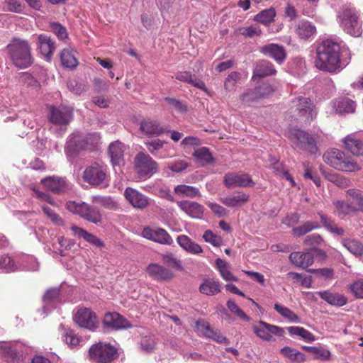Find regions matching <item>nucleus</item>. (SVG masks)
<instances>
[{"mask_svg":"<svg viewBox=\"0 0 363 363\" xmlns=\"http://www.w3.org/2000/svg\"><path fill=\"white\" fill-rule=\"evenodd\" d=\"M344 53L350 55L348 48L341 47L339 43L332 39L323 40L316 48L315 66L321 71L339 72L346 67L350 60V57L347 59L341 58Z\"/></svg>","mask_w":363,"mask_h":363,"instance_id":"obj_1","label":"nucleus"},{"mask_svg":"<svg viewBox=\"0 0 363 363\" xmlns=\"http://www.w3.org/2000/svg\"><path fill=\"white\" fill-rule=\"evenodd\" d=\"M6 50L12 64L18 69H26L34 62L31 47L27 40L13 38L6 46Z\"/></svg>","mask_w":363,"mask_h":363,"instance_id":"obj_2","label":"nucleus"},{"mask_svg":"<svg viewBox=\"0 0 363 363\" xmlns=\"http://www.w3.org/2000/svg\"><path fill=\"white\" fill-rule=\"evenodd\" d=\"M336 20L340 27L347 34L359 37L362 33V21L359 12L350 4L340 6L337 11Z\"/></svg>","mask_w":363,"mask_h":363,"instance_id":"obj_3","label":"nucleus"},{"mask_svg":"<svg viewBox=\"0 0 363 363\" xmlns=\"http://www.w3.org/2000/svg\"><path fill=\"white\" fill-rule=\"evenodd\" d=\"M100 140L101 136L97 133L84 134L74 131L67 139L65 152L69 157H75L82 150L95 148Z\"/></svg>","mask_w":363,"mask_h":363,"instance_id":"obj_4","label":"nucleus"},{"mask_svg":"<svg viewBox=\"0 0 363 363\" xmlns=\"http://www.w3.org/2000/svg\"><path fill=\"white\" fill-rule=\"evenodd\" d=\"M323 158L326 164L340 171L350 172L359 169L357 164L351 157L337 149L328 150L324 153Z\"/></svg>","mask_w":363,"mask_h":363,"instance_id":"obj_5","label":"nucleus"},{"mask_svg":"<svg viewBox=\"0 0 363 363\" xmlns=\"http://www.w3.org/2000/svg\"><path fill=\"white\" fill-rule=\"evenodd\" d=\"M66 208L69 212L94 224L98 225L102 220V215L99 209L85 202L69 201L66 203Z\"/></svg>","mask_w":363,"mask_h":363,"instance_id":"obj_6","label":"nucleus"},{"mask_svg":"<svg viewBox=\"0 0 363 363\" xmlns=\"http://www.w3.org/2000/svg\"><path fill=\"white\" fill-rule=\"evenodd\" d=\"M289 138L296 147L306 151L311 155H320L316 144L317 135H311L306 131L300 129H293L290 132Z\"/></svg>","mask_w":363,"mask_h":363,"instance_id":"obj_7","label":"nucleus"},{"mask_svg":"<svg viewBox=\"0 0 363 363\" xmlns=\"http://www.w3.org/2000/svg\"><path fill=\"white\" fill-rule=\"evenodd\" d=\"M91 360L98 363H111L118 356L117 349L109 343L99 342L93 345L89 350Z\"/></svg>","mask_w":363,"mask_h":363,"instance_id":"obj_8","label":"nucleus"},{"mask_svg":"<svg viewBox=\"0 0 363 363\" xmlns=\"http://www.w3.org/2000/svg\"><path fill=\"white\" fill-rule=\"evenodd\" d=\"M106 168L99 163H94L87 167L82 174L84 181L93 186H108V182L106 181Z\"/></svg>","mask_w":363,"mask_h":363,"instance_id":"obj_9","label":"nucleus"},{"mask_svg":"<svg viewBox=\"0 0 363 363\" xmlns=\"http://www.w3.org/2000/svg\"><path fill=\"white\" fill-rule=\"evenodd\" d=\"M72 120L73 111L69 107L64 106H50L49 107V122L54 125L65 126L64 128H60V131L57 133L60 135H62V132H65L66 130V126Z\"/></svg>","mask_w":363,"mask_h":363,"instance_id":"obj_10","label":"nucleus"},{"mask_svg":"<svg viewBox=\"0 0 363 363\" xmlns=\"http://www.w3.org/2000/svg\"><path fill=\"white\" fill-rule=\"evenodd\" d=\"M157 162L147 154L140 152L135 157V169L140 178L147 179L157 171Z\"/></svg>","mask_w":363,"mask_h":363,"instance_id":"obj_11","label":"nucleus"},{"mask_svg":"<svg viewBox=\"0 0 363 363\" xmlns=\"http://www.w3.org/2000/svg\"><path fill=\"white\" fill-rule=\"evenodd\" d=\"M291 108L300 118L311 122L316 118L317 110L313 102L307 97L298 96L291 101Z\"/></svg>","mask_w":363,"mask_h":363,"instance_id":"obj_12","label":"nucleus"},{"mask_svg":"<svg viewBox=\"0 0 363 363\" xmlns=\"http://www.w3.org/2000/svg\"><path fill=\"white\" fill-rule=\"evenodd\" d=\"M252 330L258 337L267 342L272 341L273 335L282 337L284 334L282 328L267 323L263 320H259L257 325H254Z\"/></svg>","mask_w":363,"mask_h":363,"instance_id":"obj_13","label":"nucleus"},{"mask_svg":"<svg viewBox=\"0 0 363 363\" xmlns=\"http://www.w3.org/2000/svg\"><path fill=\"white\" fill-rule=\"evenodd\" d=\"M223 184L230 189L233 187H252L255 183L247 173L228 172L224 175Z\"/></svg>","mask_w":363,"mask_h":363,"instance_id":"obj_14","label":"nucleus"},{"mask_svg":"<svg viewBox=\"0 0 363 363\" xmlns=\"http://www.w3.org/2000/svg\"><path fill=\"white\" fill-rule=\"evenodd\" d=\"M127 201L134 208L143 210L150 205L151 199L146 195L132 187H127L124 191Z\"/></svg>","mask_w":363,"mask_h":363,"instance_id":"obj_15","label":"nucleus"},{"mask_svg":"<svg viewBox=\"0 0 363 363\" xmlns=\"http://www.w3.org/2000/svg\"><path fill=\"white\" fill-rule=\"evenodd\" d=\"M141 235L144 238L162 245H171L174 242L168 232L162 228L152 229L148 226L145 227L141 232Z\"/></svg>","mask_w":363,"mask_h":363,"instance_id":"obj_16","label":"nucleus"},{"mask_svg":"<svg viewBox=\"0 0 363 363\" xmlns=\"http://www.w3.org/2000/svg\"><path fill=\"white\" fill-rule=\"evenodd\" d=\"M74 321L80 327L92 331L96 328V317L93 311L86 308L78 310L74 316Z\"/></svg>","mask_w":363,"mask_h":363,"instance_id":"obj_17","label":"nucleus"},{"mask_svg":"<svg viewBox=\"0 0 363 363\" xmlns=\"http://www.w3.org/2000/svg\"><path fill=\"white\" fill-rule=\"evenodd\" d=\"M37 49L46 61H50L56 49L55 42L47 34H40L37 36Z\"/></svg>","mask_w":363,"mask_h":363,"instance_id":"obj_18","label":"nucleus"},{"mask_svg":"<svg viewBox=\"0 0 363 363\" xmlns=\"http://www.w3.org/2000/svg\"><path fill=\"white\" fill-rule=\"evenodd\" d=\"M289 259L294 266L306 269L313 264L314 254L311 250L293 252L289 255Z\"/></svg>","mask_w":363,"mask_h":363,"instance_id":"obj_19","label":"nucleus"},{"mask_svg":"<svg viewBox=\"0 0 363 363\" xmlns=\"http://www.w3.org/2000/svg\"><path fill=\"white\" fill-rule=\"evenodd\" d=\"M140 131L149 137L159 136L169 131V126H163L158 121L146 118L141 121Z\"/></svg>","mask_w":363,"mask_h":363,"instance_id":"obj_20","label":"nucleus"},{"mask_svg":"<svg viewBox=\"0 0 363 363\" xmlns=\"http://www.w3.org/2000/svg\"><path fill=\"white\" fill-rule=\"evenodd\" d=\"M260 52L272 59L279 65L282 64L286 58V52L284 46L270 43L260 48Z\"/></svg>","mask_w":363,"mask_h":363,"instance_id":"obj_21","label":"nucleus"},{"mask_svg":"<svg viewBox=\"0 0 363 363\" xmlns=\"http://www.w3.org/2000/svg\"><path fill=\"white\" fill-rule=\"evenodd\" d=\"M179 208L189 217L195 219H201L203 216L204 207L203 205L189 200L177 202Z\"/></svg>","mask_w":363,"mask_h":363,"instance_id":"obj_22","label":"nucleus"},{"mask_svg":"<svg viewBox=\"0 0 363 363\" xmlns=\"http://www.w3.org/2000/svg\"><path fill=\"white\" fill-rule=\"evenodd\" d=\"M146 271L151 278L158 281H167L174 277L169 269L155 263L150 264L147 267Z\"/></svg>","mask_w":363,"mask_h":363,"instance_id":"obj_23","label":"nucleus"},{"mask_svg":"<svg viewBox=\"0 0 363 363\" xmlns=\"http://www.w3.org/2000/svg\"><path fill=\"white\" fill-rule=\"evenodd\" d=\"M41 183L55 194L64 193L68 189V183L65 177H48L43 179Z\"/></svg>","mask_w":363,"mask_h":363,"instance_id":"obj_24","label":"nucleus"},{"mask_svg":"<svg viewBox=\"0 0 363 363\" xmlns=\"http://www.w3.org/2000/svg\"><path fill=\"white\" fill-rule=\"evenodd\" d=\"M103 323L108 328L115 330L128 329L132 328L131 323L117 313H108L105 315Z\"/></svg>","mask_w":363,"mask_h":363,"instance_id":"obj_25","label":"nucleus"},{"mask_svg":"<svg viewBox=\"0 0 363 363\" xmlns=\"http://www.w3.org/2000/svg\"><path fill=\"white\" fill-rule=\"evenodd\" d=\"M316 294L328 304L336 307H342L348 301L345 296L330 290L317 291Z\"/></svg>","mask_w":363,"mask_h":363,"instance_id":"obj_26","label":"nucleus"},{"mask_svg":"<svg viewBox=\"0 0 363 363\" xmlns=\"http://www.w3.org/2000/svg\"><path fill=\"white\" fill-rule=\"evenodd\" d=\"M297 35L303 40H308L316 33V27L308 21L302 20L298 21L295 28Z\"/></svg>","mask_w":363,"mask_h":363,"instance_id":"obj_27","label":"nucleus"},{"mask_svg":"<svg viewBox=\"0 0 363 363\" xmlns=\"http://www.w3.org/2000/svg\"><path fill=\"white\" fill-rule=\"evenodd\" d=\"M277 72L273 64L267 60H260L257 62L253 71L252 79L263 78L274 74Z\"/></svg>","mask_w":363,"mask_h":363,"instance_id":"obj_28","label":"nucleus"},{"mask_svg":"<svg viewBox=\"0 0 363 363\" xmlns=\"http://www.w3.org/2000/svg\"><path fill=\"white\" fill-rule=\"evenodd\" d=\"M249 195L242 191H236L233 194L221 198L223 204L228 207L241 206L249 201Z\"/></svg>","mask_w":363,"mask_h":363,"instance_id":"obj_29","label":"nucleus"},{"mask_svg":"<svg viewBox=\"0 0 363 363\" xmlns=\"http://www.w3.org/2000/svg\"><path fill=\"white\" fill-rule=\"evenodd\" d=\"M333 106L335 109V112L339 114L354 113L356 108L355 102L346 97H341L334 100Z\"/></svg>","mask_w":363,"mask_h":363,"instance_id":"obj_30","label":"nucleus"},{"mask_svg":"<svg viewBox=\"0 0 363 363\" xmlns=\"http://www.w3.org/2000/svg\"><path fill=\"white\" fill-rule=\"evenodd\" d=\"M177 241L184 250L190 254L199 255L203 252L202 247L199 244L192 241L187 235H178Z\"/></svg>","mask_w":363,"mask_h":363,"instance_id":"obj_31","label":"nucleus"},{"mask_svg":"<svg viewBox=\"0 0 363 363\" xmlns=\"http://www.w3.org/2000/svg\"><path fill=\"white\" fill-rule=\"evenodd\" d=\"M71 230L75 235L83 238L84 240L89 242L90 244L100 248L104 247V243L101 239L97 238L94 234L89 233L86 230L76 225H72L71 227Z\"/></svg>","mask_w":363,"mask_h":363,"instance_id":"obj_32","label":"nucleus"},{"mask_svg":"<svg viewBox=\"0 0 363 363\" xmlns=\"http://www.w3.org/2000/svg\"><path fill=\"white\" fill-rule=\"evenodd\" d=\"M220 284L213 279H204L199 286V291L206 296H214L220 291Z\"/></svg>","mask_w":363,"mask_h":363,"instance_id":"obj_33","label":"nucleus"},{"mask_svg":"<svg viewBox=\"0 0 363 363\" xmlns=\"http://www.w3.org/2000/svg\"><path fill=\"white\" fill-rule=\"evenodd\" d=\"M193 157L195 158L196 162L201 167L212 164L214 162V158L209 148L206 147L196 149L193 153Z\"/></svg>","mask_w":363,"mask_h":363,"instance_id":"obj_34","label":"nucleus"},{"mask_svg":"<svg viewBox=\"0 0 363 363\" xmlns=\"http://www.w3.org/2000/svg\"><path fill=\"white\" fill-rule=\"evenodd\" d=\"M123 145L119 141L110 144L108 153L113 165H119L123 161Z\"/></svg>","mask_w":363,"mask_h":363,"instance_id":"obj_35","label":"nucleus"},{"mask_svg":"<svg viewBox=\"0 0 363 363\" xmlns=\"http://www.w3.org/2000/svg\"><path fill=\"white\" fill-rule=\"evenodd\" d=\"M345 147L353 155H363V142L353 135H347L344 138Z\"/></svg>","mask_w":363,"mask_h":363,"instance_id":"obj_36","label":"nucleus"},{"mask_svg":"<svg viewBox=\"0 0 363 363\" xmlns=\"http://www.w3.org/2000/svg\"><path fill=\"white\" fill-rule=\"evenodd\" d=\"M320 221L323 224V226L330 233L333 235L342 236L345 235V230L339 227L335 222L326 215L323 214L322 213H318Z\"/></svg>","mask_w":363,"mask_h":363,"instance_id":"obj_37","label":"nucleus"},{"mask_svg":"<svg viewBox=\"0 0 363 363\" xmlns=\"http://www.w3.org/2000/svg\"><path fill=\"white\" fill-rule=\"evenodd\" d=\"M216 265L221 277L226 281H237L238 278L230 271L229 264L220 258L216 259Z\"/></svg>","mask_w":363,"mask_h":363,"instance_id":"obj_38","label":"nucleus"},{"mask_svg":"<svg viewBox=\"0 0 363 363\" xmlns=\"http://www.w3.org/2000/svg\"><path fill=\"white\" fill-rule=\"evenodd\" d=\"M280 352L290 361L297 363H303L306 361V355L291 347H284L280 350Z\"/></svg>","mask_w":363,"mask_h":363,"instance_id":"obj_39","label":"nucleus"},{"mask_svg":"<svg viewBox=\"0 0 363 363\" xmlns=\"http://www.w3.org/2000/svg\"><path fill=\"white\" fill-rule=\"evenodd\" d=\"M18 118L22 123L26 130H23L22 134L28 133V130H31L35 127L34 114L26 110L20 111L17 114Z\"/></svg>","mask_w":363,"mask_h":363,"instance_id":"obj_40","label":"nucleus"},{"mask_svg":"<svg viewBox=\"0 0 363 363\" xmlns=\"http://www.w3.org/2000/svg\"><path fill=\"white\" fill-rule=\"evenodd\" d=\"M320 225L317 221L307 220L301 225L294 227L292 232L298 237L303 236L313 230L319 229Z\"/></svg>","mask_w":363,"mask_h":363,"instance_id":"obj_41","label":"nucleus"},{"mask_svg":"<svg viewBox=\"0 0 363 363\" xmlns=\"http://www.w3.org/2000/svg\"><path fill=\"white\" fill-rule=\"evenodd\" d=\"M156 341L154 335H148L143 337L139 342L140 351L145 354H150L156 349Z\"/></svg>","mask_w":363,"mask_h":363,"instance_id":"obj_42","label":"nucleus"},{"mask_svg":"<svg viewBox=\"0 0 363 363\" xmlns=\"http://www.w3.org/2000/svg\"><path fill=\"white\" fill-rule=\"evenodd\" d=\"M286 330L291 335H298L308 342H313L315 340L314 335L304 328L290 326L286 328Z\"/></svg>","mask_w":363,"mask_h":363,"instance_id":"obj_43","label":"nucleus"},{"mask_svg":"<svg viewBox=\"0 0 363 363\" xmlns=\"http://www.w3.org/2000/svg\"><path fill=\"white\" fill-rule=\"evenodd\" d=\"M175 194L195 198L197 196H201L200 191L198 188L192 186L185 185V184H179L174 187Z\"/></svg>","mask_w":363,"mask_h":363,"instance_id":"obj_44","label":"nucleus"},{"mask_svg":"<svg viewBox=\"0 0 363 363\" xmlns=\"http://www.w3.org/2000/svg\"><path fill=\"white\" fill-rule=\"evenodd\" d=\"M276 16V11L274 8H269L260 11L255 15L254 20L264 25H269L274 21Z\"/></svg>","mask_w":363,"mask_h":363,"instance_id":"obj_45","label":"nucleus"},{"mask_svg":"<svg viewBox=\"0 0 363 363\" xmlns=\"http://www.w3.org/2000/svg\"><path fill=\"white\" fill-rule=\"evenodd\" d=\"M63 341L68 345L71 349L77 348L79 346L82 339L78 336L73 330L66 329L65 330L64 334L62 337Z\"/></svg>","mask_w":363,"mask_h":363,"instance_id":"obj_46","label":"nucleus"},{"mask_svg":"<svg viewBox=\"0 0 363 363\" xmlns=\"http://www.w3.org/2000/svg\"><path fill=\"white\" fill-rule=\"evenodd\" d=\"M274 310L279 313L283 318L289 320L290 323H298L300 322V318L291 309L279 303L274 304Z\"/></svg>","mask_w":363,"mask_h":363,"instance_id":"obj_47","label":"nucleus"},{"mask_svg":"<svg viewBox=\"0 0 363 363\" xmlns=\"http://www.w3.org/2000/svg\"><path fill=\"white\" fill-rule=\"evenodd\" d=\"M60 60L64 67L67 68H75L78 65V61L73 52L69 49H64L60 53Z\"/></svg>","mask_w":363,"mask_h":363,"instance_id":"obj_48","label":"nucleus"},{"mask_svg":"<svg viewBox=\"0 0 363 363\" xmlns=\"http://www.w3.org/2000/svg\"><path fill=\"white\" fill-rule=\"evenodd\" d=\"M342 245L352 254L356 256L363 255V245L356 240L343 239Z\"/></svg>","mask_w":363,"mask_h":363,"instance_id":"obj_49","label":"nucleus"},{"mask_svg":"<svg viewBox=\"0 0 363 363\" xmlns=\"http://www.w3.org/2000/svg\"><path fill=\"white\" fill-rule=\"evenodd\" d=\"M18 267L13 259L7 255H3L0 257V272L9 273L17 270Z\"/></svg>","mask_w":363,"mask_h":363,"instance_id":"obj_50","label":"nucleus"},{"mask_svg":"<svg viewBox=\"0 0 363 363\" xmlns=\"http://www.w3.org/2000/svg\"><path fill=\"white\" fill-rule=\"evenodd\" d=\"M91 201L108 210H116L118 208L117 202L111 196H93Z\"/></svg>","mask_w":363,"mask_h":363,"instance_id":"obj_51","label":"nucleus"},{"mask_svg":"<svg viewBox=\"0 0 363 363\" xmlns=\"http://www.w3.org/2000/svg\"><path fill=\"white\" fill-rule=\"evenodd\" d=\"M240 99L244 104L250 106L252 104L258 101L261 98L255 87L254 89H249L246 90L242 95H240Z\"/></svg>","mask_w":363,"mask_h":363,"instance_id":"obj_52","label":"nucleus"},{"mask_svg":"<svg viewBox=\"0 0 363 363\" xmlns=\"http://www.w3.org/2000/svg\"><path fill=\"white\" fill-rule=\"evenodd\" d=\"M60 297V288L55 287L48 289L43 297L45 304L52 305L59 301Z\"/></svg>","mask_w":363,"mask_h":363,"instance_id":"obj_53","label":"nucleus"},{"mask_svg":"<svg viewBox=\"0 0 363 363\" xmlns=\"http://www.w3.org/2000/svg\"><path fill=\"white\" fill-rule=\"evenodd\" d=\"M347 195L352 199V203L357 206V207H356L357 211L363 212V191L358 189H350L347 191Z\"/></svg>","mask_w":363,"mask_h":363,"instance_id":"obj_54","label":"nucleus"},{"mask_svg":"<svg viewBox=\"0 0 363 363\" xmlns=\"http://www.w3.org/2000/svg\"><path fill=\"white\" fill-rule=\"evenodd\" d=\"M165 142L164 140H162L160 139H155L151 141L145 142V146L147 149V150L155 157H160V158H164L165 157V155H159L157 151L161 150Z\"/></svg>","mask_w":363,"mask_h":363,"instance_id":"obj_55","label":"nucleus"},{"mask_svg":"<svg viewBox=\"0 0 363 363\" xmlns=\"http://www.w3.org/2000/svg\"><path fill=\"white\" fill-rule=\"evenodd\" d=\"M162 260L166 265L174 268L177 270L182 271L184 269L182 262L171 252H166L162 254Z\"/></svg>","mask_w":363,"mask_h":363,"instance_id":"obj_56","label":"nucleus"},{"mask_svg":"<svg viewBox=\"0 0 363 363\" xmlns=\"http://www.w3.org/2000/svg\"><path fill=\"white\" fill-rule=\"evenodd\" d=\"M212 329L209 323L203 319L196 322V331L201 337L208 338Z\"/></svg>","mask_w":363,"mask_h":363,"instance_id":"obj_57","label":"nucleus"},{"mask_svg":"<svg viewBox=\"0 0 363 363\" xmlns=\"http://www.w3.org/2000/svg\"><path fill=\"white\" fill-rule=\"evenodd\" d=\"M226 306L235 315H236L238 318H240L242 320H246L247 322H249L250 320V318L247 316L244 311H242L240 307L238 306V304L233 300L229 299L228 300L226 303Z\"/></svg>","mask_w":363,"mask_h":363,"instance_id":"obj_58","label":"nucleus"},{"mask_svg":"<svg viewBox=\"0 0 363 363\" xmlns=\"http://www.w3.org/2000/svg\"><path fill=\"white\" fill-rule=\"evenodd\" d=\"M51 31L56 35L57 38L63 40L68 37L67 29L60 23L52 22L50 24Z\"/></svg>","mask_w":363,"mask_h":363,"instance_id":"obj_59","label":"nucleus"},{"mask_svg":"<svg viewBox=\"0 0 363 363\" xmlns=\"http://www.w3.org/2000/svg\"><path fill=\"white\" fill-rule=\"evenodd\" d=\"M42 210L48 218L56 225H63L62 218L52 209L47 206H42Z\"/></svg>","mask_w":363,"mask_h":363,"instance_id":"obj_60","label":"nucleus"},{"mask_svg":"<svg viewBox=\"0 0 363 363\" xmlns=\"http://www.w3.org/2000/svg\"><path fill=\"white\" fill-rule=\"evenodd\" d=\"M203 238L206 242H209L215 247L220 246L223 242L222 238L213 233L211 230H206L204 232Z\"/></svg>","mask_w":363,"mask_h":363,"instance_id":"obj_61","label":"nucleus"},{"mask_svg":"<svg viewBox=\"0 0 363 363\" xmlns=\"http://www.w3.org/2000/svg\"><path fill=\"white\" fill-rule=\"evenodd\" d=\"M2 9L4 11L21 13L22 6L18 0H5L2 3Z\"/></svg>","mask_w":363,"mask_h":363,"instance_id":"obj_62","label":"nucleus"},{"mask_svg":"<svg viewBox=\"0 0 363 363\" xmlns=\"http://www.w3.org/2000/svg\"><path fill=\"white\" fill-rule=\"evenodd\" d=\"M350 289L355 298L363 299V278H360L350 284Z\"/></svg>","mask_w":363,"mask_h":363,"instance_id":"obj_63","label":"nucleus"},{"mask_svg":"<svg viewBox=\"0 0 363 363\" xmlns=\"http://www.w3.org/2000/svg\"><path fill=\"white\" fill-rule=\"evenodd\" d=\"M312 354L315 359L320 361H328L331 358V353L328 350L323 347H315Z\"/></svg>","mask_w":363,"mask_h":363,"instance_id":"obj_64","label":"nucleus"}]
</instances>
